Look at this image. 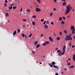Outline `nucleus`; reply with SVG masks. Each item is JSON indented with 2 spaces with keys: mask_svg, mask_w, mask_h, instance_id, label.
<instances>
[{
  "mask_svg": "<svg viewBox=\"0 0 75 75\" xmlns=\"http://www.w3.org/2000/svg\"><path fill=\"white\" fill-rule=\"evenodd\" d=\"M66 48V46H65V45H64V46L63 48V53L59 52L58 53V55L59 56H61V55H64V53H65V52Z\"/></svg>",
  "mask_w": 75,
  "mask_h": 75,
  "instance_id": "f257e3e1",
  "label": "nucleus"
},
{
  "mask_svg": "<svg viewBox=\"0 0 75 75\" xmlns=\"http://www.w3.org/2000/svg\"><path fill=\"white\" fill-rule=\"evenodd\" d=\"M71 5H69L67 7V9L66 10V13H65V14H68V13L70 11H71Z\"/></svg>",
  "mask_w": 75,
  "mask_h": 75,
  "instance_id": "f03ea898",
  "label": "nucleus"
},
{
  "mask_svg": "<svg viewBox=\"0 0 75 75\" xmlns=\"http://www.w3.org/2000/svg\"><path fill=\"white\" fill-rule=\"evenodd\" d=\"M65 40L66 41H67V40H70V41H71L72 40V38L70 36H67H67H66L65 38Z\"/></svg>",
  "mask_w": 75,
  "mask_h": 75,
  "instance_id": "7ed1b4c3",
  "label": "nucleus"
},
{
  "mask_svg": "<svg viewBox=\"0 0 75 75\" xmlns=\"http://www.w3.org/2000/svg\"><path fill=\"white\" fill-rule=\"evenodd\" d=\"M52 65H53V67H54L55 68H58V67L57 66H56L54 65L55 64V62H52L51 63Z\"/></svg>",
  "mask_w": 75,
  "mask_h": 75,
  "instance_id": "20e7f679",
  "label": "nucleus"
},
{
  "mask_svg": "<svg viewBox=\"0 0 75 75\" xmlns=\"http://www.w3.org/2000/svg\"><path fill=\"white\" fill-rule=\"evenodd\" d=\"M41 9L38 8H36V12H39L40 11H41Z\"/></svg>",
  "mask_w": 75,
  "mask_h": 75,
  "instance_id": "39448f33",
  "label": "nucleus"
},
{
  "mask_svg": "<svg viewBox=\"0 0 75 75\" xmlns=\"http://www.w3.org/2000/svg\"><path fill=\"white\" fill-rule=\"evenodd\" d=\"M49 38L51 41H53V39H52V37H50Z\"/></svg>",
  "mask_w": 75,
  "mask_h": 75,
  "instance_id": "423d86ee",
  "label": "nucleus"
},
{
  "mask_svg": "<svg viewBox=\"0 0 75 75\" xmlns=\"http://www.w3.org/2000/svg\"><path fill=\"white\" fill-rule=\"evenodd\" d=\"M71 30H73L74 29V26H71Z\"/></svg>",
  "mask_w": 75,
  "mask_h": 75,
  "instance_id": "0eeeda50",
  "label": "nucleus"
},
{
  "mask_svg": "<svg viewBox=\"0 0 75 75\" xmlns=\"http://www.w3.org/2000/svg\"><path fill=\"white\" fill-rule=\"evenodd\" d=\"M75 29H74L72 31V34H75Z\"/></svg>",
  "mask_w": 75,
  "mask_h": 75,
  "instance_id": "6e6552de",
  "label": "nucleus"
},
{
  "mask_svg": "<svg viewBox=\"0 0 75 75\" xmlns=\"http://www.w3.org/2000/svg\"><path fill=\"white\" fill-rule=\"evenodd\" d=\"M44 27L45 28H48V26L46 24L45 25Z\"/></svg>",
  "mask_w": 75,
  "mask_h": 75,
  "instance_id": "1a4fd4ad",
  "label": "nucleus"
},
{
  "mask_svg": "<svg viewBox=\"0 0 75 75\" xmlns=\"http://www.w3.org/2000/svg\"><path fill=\"white\" fill-rule=\"evenodd\" d=\"M66 4H67V3L65 2L63 3L62 5L63 6H65V5H66Z\"/></svg>",
  "mask_w": 75,
  "mask_h": 75,
  "instance_id": "9d476101",
  "label": "nucleus"
},
{
  "mask_svg": "<svg viewBox=\"0 0 75 75\" xmlns=\"http://www.w3.org/2000/svg\"><path fill=\"white\" fill-rule=\"evenodd\" d=\"M34 44L35 45H37V44H38V41H35L34 42Z\"/></svg>",
  "mask_w": 75,
  "mask_h": 75,
  "instance_id": "9b49d317",
  "label": "nucleus"
},
{
  "mask_svg": "<svg viewBox=\"0 0 75 75\" xmlns=\"http://www.w3.org/2000/svg\"><path fill=\"white\" fill-rule=\"evenodd\" d=\"M5 15L6 17H8V13H6Z\"/></svg>",
  "mask_w": 75,
  "mask_h": 75,
  "instance_id": "f8f14e48",
  "label": "nucleus"
},
{
  "mask_svg": "<svg viewBox=\"0 0 75 75\" xmlns=\"http://www.w3.org/2000/svg\"><path fill=\"white\" fill-rule=\"evenodd\" d=\"M17 33L16 32V31H15L14 32V33L13 34V35H15L16 34V33Z\"/></svg>",
  "mask_w": 75,
  "mask_h": 75,
  "instance_id": "ddd939ff",
  "label": "nucleus"
},
{
  "mask_svg": "<svg viewBox=\"0 0 75 75\" xmlns=\"http://www.w3.org/2000/svg\"><path fill=\"white\" fill-rule=\"evenodd\" d=\"M27 12H28L29 13L30 12V9H28L27 10Z\"/></svg>",
  "mask_w": 75,
  "mask_h": 75,
  "instance_id": "4468645a",
  "label": "nucleus"
},
{
  "mask_svg": "<svg viewBox=\"0 0 75 75\" xmlns=\"http://www.w3.org/2000/svg\"><path fill=\"white\" fill-rule=\"evenodd\" d=\"M69 67L70 68H75V66H70Z\"/></svg>",
  "mask_w": 75,
  "mask_h": 75,
  "instance_id": "2eb2a0df",
  "label": "nucleus"
},
{
  "mask_svg": "<svg viewBox=\"0 0 75 75\" xmlns=\"http://www.w3.org/2000/svg\"><path fill=\"white\" fill-rule=\"evenodd\" d=\"M59 21H61V20H62V17H60L59 18Z\"/></svg>",
  "mask_w": 75,
  "mask_h": 75,
  "instance_id": "dca6fc26",
  "label": "nucleus"
},
{
  "mask_svg": "<svg viewBox=\"0 0 75 75\" xmlns=\"http://www.w3.org/2000/svg\"><path fill=\"white\" fill-rule=\"evenodd\" d=\"M40 45L39 44H38L36 46V48H39V47H40Z\"/></svg>",
  "mask_w": 75,
  "mask_h": 75,
  "instance_id": "f3484780",
  "label": "nucleus"
},
{
  "mask_svg": "<svg viewBox=\"0 0 75 75\" xmlns=\"http://www.w3.org/2000/svg\"><path fill=\"white\" fill-rule=\"evenodd\" d=\"M61 23L62 24H64L65 23V22L64 21H62L61 22Z\"/></svg>",
  "mask_w": 75,
  "mask_h": 75,
  "instance_id": "a211bd4d",
  "label": "nucleus"
},
{
  "mask_svg": "<svg viewBox=\"0 0 75 75\" xmlns=\"http://www.w3.org/2000/svg\"><path fill=\"white\" fill-rule=\"evenodd\" d=\"M45 44H49V42L48 41H47L46 42H45Z\"/></svg>",
  "mask_w": 75,
  "mask_h": 75,
  "instance_id": "6ab92c4d",
  "label": "nucleus"
},
{
  "mask_svg": "<svg viewBox=\"0 0 75 75\" xmlns=\"http://www.w3.org/2000/svg\"><path fill=\"white\" fill-rule=\"evenodd\" d=\"M8 8L9 9H12L13 8V7L11 6L10 7H9Z\"/></svg>",
  "mask_w": 75,
  "mask_h": 75,
  "instance_id": "aec40b11",
  "label": "nucleus"
},
{
  "mask_svg": "<svg viewBox=\"0 0 75 75\" xmlns=\"http://www.w3.org/2000/svg\"><path fill=\"white\" fill-rule=\"evenodd\" d=\"M60 40V38L59 37H57V40Z\"/></svg>",
  "mask_w": 75,
  "mask_h": 75,
  "instance_id": "412c9836",
  "label": "nucleus"
},
{
  "mask_svg": "<svg viewBox=\"0 0 75 75\" xmlns=\"http://www.w3.org/2000/svg\"><path fill=\"white\" fill-rule=\"evenodd\" d=\"M33 18H36V16L35 15H33L32 16Z\"/></svg>",
  "mask_w": 75,
  "mask_h": 75,
  "instance_id": "4be33fe9",
  "label": "nucleus"
},
{
  "mask_svg": "<svg viewBox=\"0 0 75 75\" xmlns=\"http://www.w3.org/2000/svg\"><path fill=\"white\" fill-rule=\"evenodd\" d=\"M47 22L46 21H45L43 23V25H45V23Z\"/></svg>",
  "mask_w": 75,
  "mask_h": 75,
  "instance_id": "5701e85b",
  "label": "nucleus"
},
{
  "mask_svg": "<svg viewBox=\"0 0 75 75\" xmlns=\"http://www.w3.org/2000/svg\"><path fill=\"white\" fill-rule=\"evenodd\" d=\"M32 36V34L31 33L30 34V35L28 36V37H31Z\"/></svg>",
  "mask_w": 75,
  "mask_h": 75,
  "instance_id": "b1692460",
  "label": "nucleus"
},
{
  "mask_svg": "<svg viewBox=\"0 0 75 75\" xmlns=\"http://www.w3.org/2000/svg\"><path fill=\"white\" fill-rule=\"evenodd\" d=\"M32 24H33V25H35V22H33Z\"/></svg>",
  "mask_w": 75,
  "mask_h": 75,
  "instance_id": "393cba45",
  "label": "nucleus"
},
{
  "mask_svg": "<svg viewBox=\"0 0 75 75\" xmlns=\"http://www.w3.org/2000/svg\"><path fill=\"white\" fill-rule=\"evenodd\" d=\"M64 33H67V30H64Z\"/></svg>",
  "mask_w": 75,
  "mask_h": 75,
  "instance_id": "a878e982",
  "label": "nucleus"
},
{
  "mask_svg": "<svg viewBox=\"0 0 75 75\" xmlns=\"http://www.w3.org/2000/svg\"><path fill=\"white\" fill-rule=\"evenodd\" d=\"M46 45V44L45 43H43L42 44V45H43V46H45V45Z\"/></svg>",
  "mask_w": 75,
  "mask_h": 75,
  "instance_id": "bb28decb",
  "label": "nucleus"
},
{
  "mask_svg": "<svg viewBox=\"0 0 75 75\" xmlns=\"http://www.w3.org/2000/svg\"><path fill=\"white\" fill-rule=\"evenodd\" d=\"M68 65L69 66L71 65V63L70 62H69L68 63H67Z\"/></svg>",
  "mask_w": 75,
  "mask_h": 75,
  "instance_id": "cd10ccee",
  "label": "nucleus"
},
{
  "mask_svg": "<svg viewBox=\"0 0 75 75\" xmlns=\"http://www.w3.org/2000/svg\"><path fill=\"white\" fill-rule=\"evenodd\" d=\"M50 24H52V25H54V22H52L50 23Z\"/></svg>",
  "mask_w": 75,
  "mask_h": 75,
  "instance_id": "c85d7f7f",
  "label": "nucleus"
},
{
  "mask_svg": "<svg viewBox=\"0 0 75 75\" xmlns=\"http://www.w3.org/2000/svg\"><path fill=\"white\" fill-rule=\"evenodd\" d=\"M22 35L23 37H25V35H24V34H22Z\"/></svg>",
  "mask_w": 75,
  "mask_h": 75,
  "instance_id": "c756f323",
  "label": "nucleus"
},
{
  "mask_svg": "<svg viewBox=\"0 0 75 75\" xmlns=\"http://www.w3.org/2000/svg\"><path fill=\"white\" fill-rule=\"evenodd\" d=\"M20 29H18V33H20Z\"/></svg>",
  "mask_w": 75,
  "mask_h": 75,
  "instance_id": "7c9ffc66",
  "label": "nucleus"
},
{
  "mask_svg": "<svg viewBox=\"0 0 75 75\" xmlns=\"http://www.w3.org/2000/svg\"><path fill=\"white\" fill-rule=\"evenodd\" d=\"M13 9H16V7L13 6Z\"/></svg>",
  "mask_w": 75,
  "mask_h": 75,
  "instance_id": "2f4dec72",
  "label": "nucleus"
},
{
  "mask_svg": "<svg viewBox=\"0 0 75 75\" xmlns=\"http://www.w3.org/2000/svg\"><path fill=\"white\" fill-rule=\"evenodd\" d=\"M44 19H41V22H42L43 21H44Z\"/></svg>",
  "mask_w": 75,
  "mask_h": 75,
  "instance_id": "473e14b6",
  "label": "nucleus"
},
{
  "mask_svg": "<svg viewBox=\"0 0 75 75\" xmlns=\"http://www.w3.org/2000/svg\"><path fill=\"white\" fill-rule=\"evenodd\" d=\"M49 64V65H50L51 67H52V64H51L50 63Z\"/></svg>",
  "mask_w": 75,
  "mask_h": 75,
  "instance_id": "72a5a7b5",
  "label": "nucleus"
},
{
  "mask_svg": "<svg viewBox=\"0 0 75 75\" xmlns=\"http://www.w3.org/2000/svg\"><path fill=\"white\" fill-rule=\"evenodd\" d=\"M54 1V3H56L57 2V0H53Z\"/></svg>",
  "mask_w": 75,
  "mask_h": 75,
  "instance_id": "f704fd0d",
  "label": "nucleus"
},
{
  "mask_svg": "<svg viewBox=\"0 0 75 75\" xmlns=\"http://www.w3.org/2000/svg\"><path fill=\"white\" fill-rule=\"evenodd\" d=\"M73 61H75V57L73 58Z\"/></svg>",
  "mask_w": 75,
  "mask_h": 75,
  "instance_id": "c9c22d12",
  "label": "nucleus"
},
{
  "mask_svg": "<svg viewBox=\"0 0 75 75\" xmlns=\"http://www.w3.org/2000/svg\"><path fill=\"white\" fill-rule=\"evenodd\" d=\"M75 47V45H73L72 46V48H74Z\"/></svg>",
  "mask_w": 75,
  "mask_h": 75,
  "instance_id": "e433bc0d",
  "label": "nucleus"
},
{
  "mask_svg": "<svg viewBox=\"0 0 75 75\" xmlns=\"http://www.w3.org/2000/svg\"><path fill=\"white\" fill-rule=\"evenodd\" d=\"M64 71H67V69L66 68H64Z\"/></svg>",
  "mask_w": 75,
  "mask_h": 75,
  "instance_id": "4c0bfd02",
  "label": "nucleus"
},
{
  "mask_svg": "<svg viewBox=\"0 0 75 75\" xmlns=\"http://www.w3.org/2000/svg\"><path fill=\"white\" fill-rule=\"evenodd\" d=\"M23 21H27V20H26V19H23Z\"/></svg>",
  "mask_w": 75,
  "mask_h": 75,
  "instance_id": "58836bf2",
  "label": "nucleus"
},
{
  "mask_svg": "<svg viewBox=\"0 0 75 75\" xmlns=\"http://www.w3.org/2000/svg\"><path fill=\"white\" fill-rule=\"evenodd\" d=\"M37 1H38L39 3H40V2H41V1L40 0H37Z\"/></svg>",
  "mask_w": 75,
  "mask_h": 75,
  "instance_id": "ea45409f",
  "label": "nucleus"
},
{
  "mask_svg": "<svg viewBox=\"0 0 75 75\" xmlns=\"http://www.w3.org/2000/svg\"><path fill=\"white\" fill-rule=\"evenodd\" d=\"M53 14V13H52L50 14V15L51 16H52V14Z\"/></svg>",
  "mask_w": 75,
  "mask_h": 75,
  "instance_id": "a19ab883",
  "label": "nucleus"
},
{
  "mask_svg": "<svg viewBox=\"0 0 75 75\" xmlns=\"http://www.w3.org/2000/svg\"><path fill=\"white\" fill-rule=\"evenodd\" d=\"M73 58H75V55L74 54L73 56Z\"/></svg>",
  "mask_w": 75,
  "mask_h": 75,
  "instance_id": "79ce46f5",
  "label": "nucleus"
},
{
  "mask_svg": "<svg viewBox=\"0 0 75 75\" xmlns=\"http://www.w3.org/2000/svg\"><path fill=\"white\" fill-rule=\"evenodd\" d=\"M63 18L64 19V20H65V17L64 16H63Z\"/></svg>",
  "mask_w": 75,
  "mask_h": 75,
  "instance_id": "37998d69",
  "label": "nucleus"
},
{
  "mask_svg": "<svg viewBox=\"0 0 75 75\" xmlns=\"http://www.w3.org/2000/svg\"><path fill=\"white\" fill-rule=\"evenodd\" d=\"M57 52H60V50H58V51H57Z\"/></svg>",
  "mask_w": 75,
  "mask_h": 75,
  "instance_id": "c03bdc74",
  "label": "nucleus"
},
{
  "mask_svg": "<svg viewBox=\"0 0 75 75\" xmlns=\"http://www.w3.org/2000/svg\"><path fill=\"white\" fill-rule=\"evenodd\" d=\"M22 10H23V8H21L20 10V11H22Z\"/></svg>",
  "mask_w": 75,
  "mask_h": 75,
  "instance_id": "a18cd8bd",
  "label": "nucleus"
},
{
  "mask_svg": "<svg viewBox=\"0 0 75 75\" xmlns=\"http://www.w3.org/2000/svg\"><path fill=\"white\" fill-rule=\"evenodd\" d=\"M7 2H8L7 0H5V3H7Z\"/></svg>",
  "mask_w": 75,
  "mask_h": 75,
  "instance_id": "49530a36",
  "label": "nucleus"
},
{
  "mask_svg": "<svg viewBox=\"0 0 75 75\" xmlns=\"http://www.w3.org/2000/svg\"><path fill=\"white\" fill-rule=\"evenodd\" d=\"M53 10L54 11H55V10H56V8H54Z\"/></svg>",
  "mask_w": 75,
  "mask_h": 75,
  "instance_id": "de8ad7c7",
  "label": "nucleus"
},
{
  "mask_svg": "<svg viewBox=\"0 0 75 75\" xmlns=\"http://www.w3.org/2000/svg\"><path fill=\"white\" fill-rule=\"evenodd\" d=\"M44 35V34H41V37H42Z\"/></svg>",
  "mask_w": 75,
  "mask_h": 75,
  "instance_id": "09e8293b",
  "label": "nucleus"
},
{
  "mask_svg": "<svg viewBox=\"0 0 75 75\" xmlns=\"http://www.w3.org/2000/svg\"><path fill=\"white\" fill-rule=\"evenodd\" d=\"M68 60H69V61H71V59L69 58L68 59Z\"/></svg>",
  "mask_w": 75,
  "mask_h": 75,
  "instance_id": "8fccbe9b",
  "label": "nucleus"
},
{
  "mask_svg": "<svg viewBox=\"0 0 75 75\" xmlns=\"http://www.w3.org/2000/svg\"><path fill=\"white\" fill-rule=\"evenodd\" d=\"M32 52H33V53H34V54H35V53L34 52V51H32Z\"/></svg>",
  "mask_w": 75,
  "mask_h": 75,
  "instance_id": "3c124183",
  "label": "nucleus"
},
{
  "mask_svg": "<svg viewBox=\"0 0 75 75\" xmlns=\"http://www.w3.org/2000/svg\"><path fill=\"white\" fill-rule=\"evenodd\" d=\"M55 75H58V74L57 73H56L55 74Z\"/></svg>",
  "mask_w": 75,
  "mask_h": 75,
  "instance_id": "603ef678",
  "label": "nucleus"
},
{
  "mask_svg": "<svg viewBox=\"0 0 75 75\" xmlns=\"http://www.w3.org/2000/svg\"><path fill=\"white\" fill-rule=\"evenodd\" d=\"M46 23L47 24H48L49 23V22H48V21H47V22H46Z\"/></svg>",
  "mask_w": 75,
  "mask_h": 75,
  "instance_id": "864d4df0",
  "label": "nucleus"
},
{
  "mask_svg": "<svg viewBox=\"0 0 75 75\" xmlns=\"http://www.w3.org/2000/svg\"><path fill=\"white\" fill-rule=\"evenodd\" d=\"M60 35H62V33H61V32H60Z\"/></svg>",
  "mask_w": 75,
  "mask_h": 75,
  "instance_id": "5fc2aeb1",
  "label": "nucleus"
},
{
  "mask_svg": "<svg viewBox=\"0 0 75 75\" xmlns=\"http://www.w3.org/2000/svg\"><path fill=\"white\" fill-rule=\"evenodd\" d=\"M62 1H65V0H61Z\"/></svg>",
  "mask_w": 75,
  "mask_h": 75,
  "instance_id": "6e6d98bb",
  "label": "nucleus"
},
{
  "mask_svg": "<svg viewBox=\"0 0 75 75\" xmlns=\"http://www.w3.org/2000/svg\"><path fill=\"white\" fill-rule=\"evenodd\" d=\"M25 38H26L27 39V36L26 35H25Z\"/></svg>",
  "mask_w": 75,
  "mask_h": 75,
  "instance_id": "4d7b16f0",
  "label": "nucleus"
},
{
  "mask_svg": "<svg viewBox=\"0 0 75 75\" xmlns=\"http://www.w3.org/2000/svg\"><path fill=\"white\" fill-rule=\"evenodd\" d=\"M71 42H70L69 43V45L71 46Z\"/></svg>",
  "mask_w": 75,
  "mask_h": 75,
  "instance_id": "13d9d810",
  "label": "nucleus"
},
{
  "mask_svg": "<svg viewBox=\"0 0 75 75\" xmlns=\"http://www.w3.org/2000/svg\"><path fill=\"white\" fill-rule=\"evenodd\" d=\"M58 48H56V50H58Z\"/></svg>",
  "mask_w": 75,
  "mask_h": 75,
  "instance_id": "bf43d9fd",
  "label": "nucleus"
},
{
  "mask_svg": "<svg viewBox=\"0 0 75 75\" xmlns=\"http://www.w3.org/2000/svg\"><path fill=\"white\" fill-rule=\"evenodd\" d=\"M71 35H72V34H69V36H71Z\"/></svg>",
  "mask_w": 75,
  "mask_h": 75,
  "instance_id": "052dcab7",
  "label": "nucleus"
},
{
  "mask_svg": "<svg viewBox=\"0 0 75 75\" xmlns=\"http://www.w3.org/2000/svg\"><path fill=\"white\" fill-rule=\"evenodd\" d=\"M4 6H6V4L5 3Z\"/></svg>",
  "mask_w": 75,
  "mask_h": 75,
  "instance_id": "680f3d73",
  "label": "nucleus"
},
{
  "mask_svg": "<svg viewBox=\"0 0 75 75\" xmlns=\"http://www.w3.org/2000/svg\"><path fill=\"white\" fill-rule=\"evenodd\" d=\"M72 10H73V12H74V10H75L74 9H73Z\"/></svg>",
  "mask_w": 75,
  "mask_h": 75,
  "instance_id": "e2e57ef3",
  "label": "nucleus"
},
{
  "mask_svg": "<svg viewBox=\"0 0 75 75\" xmlns=\"http://www.w3.org/2000/svg\"><path fill=\"white\" fill-rule=\"evenodd\" d=\"M39 63L40 64H42V62H39Z\"/></svg>",
  "mask_w": 75,
  "mask_h": 75,
  "instance_id": "0e129e2a",
  "label": "nucleus"
},
{
  "mask_svg": "<svg viewBox=\"0 0 75 75\" xmlns=\"http://www.w3.org/2000/svg\"><path fill=\"white\" fill-rule=\"evenodd\" d=\"M23 27H25V25H23Z\"/></svg>",
  "mask_w": 75,
  "mask_h": 75,
  "instance_id": "69168bd1",
  "label": "nucleus"
},
{
  "mask_svg": "<svg viewBox=\"0 0 75 75\" xmlns=\"http://www.w3.org/2000/svg\"><path fill=\"white\" fill-rule=\"evenodd\" d=\"M61 73L63 74H64V72H62Z\"/></svg>",
  "mask_w": 75,
  "mask_h": 75,
  "instance_id": "338daca9",
  "label": "nucleus"
},
{
  "mask_svg": "<svg viewBox=\"0 0 75 75\" xmlns=\"http://www.w3.org/2000/svg\"><path fill=\"white\" fill-rule=\"evenodd\" d=\"M11 6H14V4L11 5Z\"/></svg>",
  "mask_w": 75,
  "mask_h": 75,
  "instance_id": "774afa93",
  "label": "nucleus"
}]
</instances>
